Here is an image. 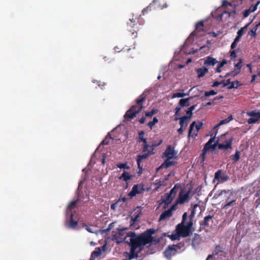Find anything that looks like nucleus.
I'll use <instances>...</instances> for the list:
<instances>
[{
  "mask_svg": "<svg viewBox=\"0 0 260 260\" xmlns=\"http://www.w3.org/2000/svg\"><path fill=\"white\" fill-rule=\"evenodd\" d=\"M129 238V241L127 240L125 241V244H145L143 243L140 236V235L137 236L136 233L134 232H129L127 233V238Z\"/></svg>",
  "mask_w": 260,
  "mask_h": 260,
  "instance_id": "0eeeda50",
  "label": "nucleus"
},
{
  "mask_svg": "<svg viewBox=\"0 0 260 260\" xmlns=\"http://www.w3.org/2000/svg\"><path fill=\"white\" fill-rule=\"evenodd\" d=\"M187 95H188V94H186L185 93H180V92H176L174 93L172 95L173 98H183Z\"/></svg>",
  "mask_w": 260,
  "mask_h": 260,
  "instance_id": "a19ab883",
  "label": "nucleus"
},
{
  "mask_svg": "<svg viewBox=\"0 0 260 260\" xmlns=\"http://www.w3.org/2000/svg\"><path fill=\"white\" fill-rule=\"evenodd\" d=\"M132 178L128 173L124 171L121 176L119 177V179H122L123 181L126 182L128 180Z\"/></svg>",
  "mask_w": 260,
  "mask_h": 260,
  "instance_id": "2f4dec72",
  "label": "nucleus"
},
{
  "mask_svg": "<svg viewBox=\"0 0 260 260\" xmlns=\"http://www.w3.org/2000/svg\"><path fill=\"white\" fill-rule=\"evenodd\" d=\"M155 230L153 229H149L144 233L140 234L143 243L150 244L153 242L158 244L160 242L161 237L159 238H154L152 235L155 234Z\"/></svg>",
  "mask_w": 260,
  "mask_h": 260,
  "instance_id": "7ed1b4c3",
  "label": "nucleus"
},
{
  "mask_svg": "<svg viewBox=\"0 0 260 260\" xmlns=\"http://www.w3.org/2000/svg\"><path fill=\"white\" fill-rule=\"evenodd\" d=\"M118 204V203L117 202L115 203H113V204H111V209L113 210H115Z\"/></svg>",
  "mask_w": 260,
  "mask_h": 260,
  "instance_id": "0e129e2a",
  "label": "nucleus"
},
{
  "mask_svg": "<svg viewBox=\"0 0 260 260\" xmlns=\"http://www.w3.org/2000/svg\"><path fill=\"white\" fill-rule=\"evenodd\" d=\"M222 5L224 6H231L232 4L228 2L227 1L224 0L222 2Z\"/></svg>",
  "mask_w": 260,
  "mask_h": 260,
  "instance_id": "338daca9",
  "label": "nucleus"
},
{
  "mask_svg": "<svg viewBox=\"0 0 260 260\" xmlns=\"http://www.w3.org/2000/svg\"><path fill=\"white\" fill-rule=\"evenodd\" d=\"M138 135H139V140H138V142L139 143H141L145 139L144 138V132L143 131H141L139 132Z\"/></svg>",
  "mask_w": 260,
  "mask_h": 260,
  "instance_id": "79ce46f5",
  "label": "nucleus"
},
{
  "mask_svg": "<svg viewBox=\"0 0 260 260\" xmlns=\"http://www.w3.org/2000/svg\"><path fill=\"white\" fill-rule=\"evenodd\" d=\"M228 194V197H226L225 202L226 203L222 206L223 209H227L231 206L233 204L235 203L236 201L235 198H232L235 194V192L230 189H223L221 190L219 194V196L223 194Z\"/></svg>",
  "mask_w": 260,
  "mask_h": 260,
  "instance_id": "20e7f679",
  "label": "nucleus"
},
{
  "mask_svg": "<svg viewBox=\"0 0 260 260\" xmlns=\"http://www.w3.org/2000/svg\"><path fill=\"white\" fill-rule=\"evenodd\" d=\"M247 115L251 117L247 120L248 124L255 123L260 119V112L255 110L248 111Z\"/></svg>",
  "mask_w": 260,
  "mask_h": 260,
  "instance_id": "4468645a",
  "label": "nucleus"
},
{
  "mask_svg": "<svg viewBox=\"0 0 260 260\" xmlns=\"http://www.w3.org/2000/svg\"><path fill=\"white\" fill-rule=\"evenodd\" d=\"M242 67V59H239V61L235 64V70H238L239 71L240 70Z\"/></svg>",
  "mask_w": 260,
  "mask_h": 260,
  "instance_id": "a18cd8bd",
  "label": "nucleus"
},
{
  "mask_svg": "<svg viewBox=\"0 0 260 260\" xmlns=\"http://www.w3.org/2000/svg\"><path fill=\"white\" fill-rule=\"evenodd\" d=\"M192 190V187H190L187 191L183 193V189H181L179 193V196L176 200V204H183L189 198V194Z\"/></svg>",
  "mask_w": 260,
  "mask_h": 260,
  "instance_id": "f8f14e48",
  "label": "nucleus"
},
{
  "mask_svg": "<svg viewBox=\"0 0 260 260\" xmlns=\"http://www.w3.org/2000/svg\"><path fill=\"white\" fill-rule=\"evenodd\" d=\"M249 25V23L247 24L244 27H242L241 29H240L237 32L238 35L241 37V36L245 33V31L247 30Z\"/></svg>",
  "mask_w": 260,
  "mask_h": 260,
  "instance_id": "e433bc0d",
  "label": "nucleus"
},
{
  "mask_svg": "<svg viewBox=\"0 0 260 260\" xmlns=\"http://www.w3.org/2000/svg\"><path fill=\"white\" fill-rule=\"evenodd\" d=\"M151 149L148 151V152L147 153H144L142 155H139L137 156V162L138 165V168L139 170V173H141L142 171L143 170V166L141 165V163L142 160L146 159L149 155L154 154L153 150L154 148L151 147Z\"/></svg>",
  "mask_w": 260,
  "mask_h": 260,
  "instance_id": "9d476101",
  "label": "nucleus"
},
{
  "mask_svg": "<svg viewBox=\"0 0 260 260\" xmlns=\"http://www.w3.org/2000/svg\"><path fill=\"white\" fill-rule=\"evenodd\" d=\"M167 180V179H165L164 181H158L154 183V185L156 186L154 190L155 191H157L160 187L161 186H166V183L165 181Z\"/></svg>",
  "mask_w": 260,
  "mask_h": 260,
  "instance_id": "f704fd0d",
  "label": "nucleus"
},
{
  "mask_svg": "<svg viewBox=\"0 0 260 260\" xmlns=\"http://www.w3.org/2000/svg\"><path fill=\"white\" fill-rule=\"evenodd\" d=\"M217 63H218L217 65V68L216 69V72L217 73H220L221 72V68L222 67H223L224 66V65H223L220 62H218Z\"/></svg>",
  "mask_w": 260,
  "mask_h": 260,
  "instance_id": "603ef678",
  "label": "nucleus"
},
{
  "mask_svg": "<svg viewBox=\"0 0 260 260\" xmlns=\"http://www.w3.org/2000/svg\"><path fill=\"white\" fill-rule=\"evenodd\" d=\"M217 92H215L213 90H211L209 91H205V96H209L210 95H214L216 94Z\"/></svg>",
  "mask_w": 260,
  "mask_h": 260,
  "instance_id": "49530a36",
  "label": "nucleus"
},
{
  "mask_svg": "<svg viewBox=\"0 0 260 260\" xmlns=\"http://www.w3.org/2000/svg\"><path fill=\"white\" fill-rule=\"evenodd\" d=\"M194 215H195V210H194V209H192L191 212L190 214L189 215V221H191V222H193V219L194 218Z\"/></svg>",
  "mask_w": 260,
  "mask_h": 260,
  "instance_id": "5fc2aeb1",
  "label": "nucleus"
},
{
  "mask_svg": "<svg viewBox=\"0 0 260 260\" xmlns=\"http://www.w3.org/2000/svg\"><path fill=\"white\" fill-rule=\"evenodd\" d=\"M127 30L130 32V35L133 38L137 37V31L138 30L136 20L133 19H129V22L127 23Z\"/></svg>",
  "mask_w": 260,
  "mask_h": 260,
  "instance_id": "6e6552de",
  "label": "nucleus"
},
{
  "mask_svg": "<svg viewBox=\"0 0 260 260\" xmlns=\"http://www.w3.org/2000/svg\"><path fill=\"white\" fill-rule=\"evenodd\" d=\"M186 113L187 115H188V116H187L188 117V119H190L191 117H192V112H191V110H190L189 109V108H188L186 110Z\"/></svg>",
  "mask_w": 260,
  "mask_h": 260,
  "instance_id": "6e6d98bb",
  "label": "nucleus"
},
{
  "mask_svg": "<svg viewBox=\"0 0 260 260\" xmlns=\"http://www.w3.org/2000/svg\"><path fill=\"white\" fill-rule=\"evenodd\" d=\"M158 120L157 118L155 117H154L153 118V120L152 121H150L148 123V126L151 129L152 127L158 122Z\"/></svg>",
  "mask_w": 260,
  "mask_h": 260,
  "instance_id": "ea45409f",
  "label": "nucleus"
},
{
  "mask_svg": "<svg viewBox=\"0 0 260 260\" xmlns=\"http://www.w3.org/2000/svg\"><path fill=\"white\" fill-rule=\"evenodd\" d=\"M187 218V213L185 212L182 215V219L181 223L178 224L176 226L175 230L171 235H168L164 233V237L168 236L171 240H180V237L186 238L188 237L191 233V229L193 225V222L189 221L186 223V220Z\"/></svg>",
  "mask_w": 260,
  "mask_h": 260,
  "instance_id": "f257e3e1",
  "label": "nucleus"
},
{
  "mask_svg": "<svg viewBox=\"0 0 260 260\" xmlns=\"http://www.w3.org/2000/svg\"><path fill=\"white\" fill-rule=\"evenodd\" d=\"M115 223H116V222H113L111 223L110 224H109L108 228L105 230V232H108V231H110L111 230H112L114 228V224H115Z\"/></svg>",
  "mask_w": 260,
  "mask_h": 260,
  "instance_id": "864d4df0",
  "label": "nucleus"
},
{
  "mask_svg": "<svg viewBox=\"0 0 260 260\" xmlns=\"http://www.w3.org/2000/svg\"><path fill=\"white\" fill-rule=\"evenodd\" d=\"M250 14V13L248 12L247 10H245L243 12V17L246 18Z\"/></svg>",
  "mask_w": 260,
  "mask_h": 260,
  "instance_id": "680f3d73",
  "label": "nucleus"
},
{
  "mask_svg": "<svg viewBox=\"0 0 260 260\" xmlns=\"http://www.w3.org/2000/svg\"><path fill=\"white\" fill-rule=\"evenodd\" d=\"M207 152V150H205L204 149H203V152L200 155V157L203 161H204L205 160Z\"/></svg>",
  "mask_w": 260,
  "mask_h": 260,
  "instance_id": "8fccbe9b",
  "label": "nucleus"
},
{
  "mask_svg": "<svg viewBox=\"0 0 260 260\" xmlns=\"http://www.w3.org/2000/svg\"><path fill=\"white\" fill-rule=\"evenodd\" d=\"M203 125V123L202 121H198L197 123L196 121L192 122L189 126L188 137L195 138L198 136V133Z\"/></svg>",
  "mask_w": 260,
  "mask_h": 260,
  "instance_id": "423d86ee",
  "label": "nucleus"
},
{
  "mask_svg": "<svg viewBox=\"0 0 260 260\" xmlns=\"http://www.w3.org/2000/svg\"><path fill=\"white\" fill-rule=\"evenodd\" d=\"M170 160L171 159H169V158H167L160 167L168 168L172 166H174L175 164V162L173 161H170Z\"/></svg>",
  "mask_w": 260,
  "mask_h": 260,
  "instance_id": "c756f323",
  "label": "nucleus"
},
{
  "mask_svg": "<svg viewBox=\"0 0 260 260\" xmlns=\"http://www.w3.org/2000/svg\"><path fill=\"white\" fill-rule=\"evenodd\" d=\"M232 119H233V116H232V115H230L228 118L221 120L218 124H217L216 126H214V129H216L217 127H218L219 126H220L222 124H226V123H229Z\"/></svg>",
  "mask_w": 260,
  "mask_h": 260,
  "instance_id": "cd10ccee",
  "label": "nucleus"
},
{
  "mask_svg": "<svg viewBox=\"0 0 260 260\" xmlns=\"http://www.w3.org/2000/svg\"><path fill=\"white\" fill-rule=\"evenodd\" d=\"M145 185L143 184L134 185L132 190L128 193V196L134 197L137 194L142 193L145 191Z\"/></svg>",
  "mask_w": 260,
  "mask_h": 260,
  "instance_id": "ddd939ff",
  "label": "nucleus"
},
{
  "mask_svg": "<svg viewBox=\"0 0 260 260\" xmlns=\"http://www.w3.org/2000/svg\"><path fill=\"white\" fill-rule=\"evenodd\" d=\"M77 204V201H72L68 205V210H70L71 211V210L76 206Z\"/></svg>",
  "mask_w": 260,
  "mask_h": 260,
  "instance_id": "58836bf2",
  "label": "nucleus"
},
{
  "mask_svg": "<svg viewBox=\"0 0 260 260\" xmlns=\"http://www.w3.org/2000/svg\"><path fill=\"white\" fill-rule=\"evenodd\" d=\"M173 215V213L171 212L170 210H168L163 212L160 215L159 220H164L167 218H170Z\"/></svg>",
  "mask_w": 260,
  "mask_h": 260,
  "instance_id": "393cba45",
  "label": "nucleus"
},
{
  "mask_svg": "<svg viewBox=\"0 0 260 260\" xmlns=\"http://www.w3.org/2000/svg\"><path fill=\"white\" fill-rule=\"evenodd\" d=\"M141 215V211H140L138 213H137L135 217H132L131 218V221H132L133 223H134L136 221H137L138 218L140 217Z\"/></svg>",
  "mask_w": 260,
  "mask_h": 260,
  "instance_id": "de8ad7c7",
  "label": "nucleus"
},
{
  "mask_svg": "<svg viewBox=\"0 0 260 260\" xmlns=\"http://www.w3.org/2000/svg\"><path fill=\"white\" fill-rule=\"evenodd\" d=\"M74 214L72 213L70 215V220L68 223L67 224V226L69 228L72 229H76L77 225L78 224V222L77 221H75L73 219Z\"/></svg>",
  "mask_w": 260,
  "mask_h": 260,
  "instance_id": "b1692460",
  "label": "nucleus"
},
{
  "mask_svg": "<svg viewBox=\"0 0 260 260\" xmlns=\"http://www.w3.org/2000/svg\"><path fill=\"white\" fill-rule=\"evenodd\" d=\"M213 217V215H209L204 217V221L201 224L202 226H209V221L212 220Z\"/></svg>",
  "mask_w": 260,
  "mask_h": 260,
  "instance_id": "c85d7f7f",
  "label": "nucleus"
},
{
  "mask_svg": "<svg viewBox=\"0 0 260 260\" xmlns=\"http://www.w3.org/2000/svg\"><path fill=\"white\" fill-rule=\"evenodd\" d=\"M131 246V251L129 253H127L128 255V258L129 259H132L134 258H136L138 256V252H136V250L139 248V251H141L143 248H144L145 246H147V245H129Z\"/></svg>",
  "mask_w": 260,
  "mask_h": 260,
  "instance_id": "1a4fd4ad",
  "label": "nucleus"
},
{
  "mask_svg": "<svg viewBox=\"0 0 260 260\" xmlns=\"http://www.w3.org/2000/svg\"><path fill=\"white\" fill-rule=\"evenodd\" d=\"M152 6V4H150L146 8H145L142 11V13L143 14V15L145 14V13L146 12H147L148 11H150L151 10V7Z\"/></svg>",
  "mask_w": 260,
  "mask_h": 260,
  "instance_id": "4d7b16f0",
  "label": "nucleus"
},
{
  "mask_svg": "<svg viewBox=\"0 0 260 260\" xmlns=\"http://www.w3.org/2000/svg\"><path fill=\"white\" fill-rule=\"evenodd\" d=\"M259 3H260V1H258L256 3V4L255 5H252L249 8L253 12L256 10L257 6L259 4Z\"/></svg>",
  "mask_w": 260,
  "mask_h": 260,
  "instance_id": "3c124183",
  "label": "nucleus"
},
{
  "mask_svg": "<svg viewBox=\"0 0 260 260\" xmlns=\"http://www.w3.org/2000/svg\"><path fill=\"white\" fill-rule=\"evenodd\" d=\"M239 73H240V71H238V72L235 73L234 71H232L229 73H228L225 75H224L223 76V77L226 78L229 76H233L234 77H235V76H237V75H238Z\"/></svg>",
  "mask_w": 260,
  "mask_h": 260,
  "instance_id": "c03bdc74",
  "label": "nucleus"
},
{
  "mask_svg": "<svg viewBox=\"0 0 260 260\" xmlns=\"http://www.w3.org/2000/svg\"><path fill=\"white\" fill-rule=\"evenodd\" d=\"M241 84L240 83V82L238 80L231 82V85L228 86L227 88L228 89H232L233 88H237L239 86H240Z\"/></svg>",
  "mask_w": 260,
  "mask_h": 260,
  "instance_id": "473e14b6",
  "label": "nucleus"
},
{
  "mask_svg": "<svg viewBox=\"0 0 260 260\" xmlns=\"http://www.w3.org/2000/svg\"><path fill=\"white\" fill-rule=\"evenodd\" d=\"M180 247L179 245H169L168 248L164 252L165 257L171 258L172 256L175 255Z\"/></svg>",
  "mask_w": 260,
  "mask_h": 260,
  "instance_id": "2eb2a0df",
  "label": "nucleus"
},
{
  "mask_svg": "<svg viewBox=\"0 0 260 260\" xmlns=\"http://www.w3.org/2000/svg\"><path fill=\"white\" fill-rule=\"evenodd\" d=\"M174 198L175 197L172 194H171L170 192L167 193L165 194V198L162 200V203H164L165 205L168 206L172 203Z\"/></svg>",
  "mask_w": 260,
  "mask_h": 260,
  "instance_id": "5701e85b",
  "label": "nucleus"
},
{
  "mask_svg": "<svg viewBox=\"0 0 260 260\" xmlns=\"http://www.w3.org/2000/svg\"><path fill=\"white\" fill-rule=\"evenodd\" d=\"M231 79H229L226 81L225 80V84H224V85H223V87H224L226 86H229L230 85H231Z\"/></svg>",
  "mask_w": 260,
  "mask_h": 260,
  "instance_id": "bf43d9fd",
  "label": "nucleus"
},
{
  "mask_svg": "<svg viewBox=\"0 0 260 260\" xmlns=\"http://www.w3.org/2000/svg\"><path fill=\"white\" fill-rule=\"evenodd\" d=\"M127 200V199L125 197H120L119 200L117 201V202L119 203L120 201H122V202H126V201Z\"/></svg>",
  "mask_w": 260,
  "mask_h": 260,
  "instance_id": "774afa93",
  "label": "nucleus"
},
{
  "mask_svg": "<svg viewBox=\"0 0 260 260\" xmlns=\"http://www.w3.org/2000/svg\"><path fill=\"white\" fill-rule=\"evenodd\" d=\"M233 138H231L228 140H226L225 141V143L226 144H223V143H221V144H217V146H218V148L219 149H223L224 150H226L227 149H228L229 148H231L232 147V142H233Z\"/></svg>",
  "mask_w": 260,
  "mask_h": 260,
  "instance_id": "a211bd4d",
  "label": "nucleus"
},
{
  "mask_svg": "<svg viewBox=\"0 0 260 260\" xmlns=\"http://www.w3.org/2000/svg\"><path fill=\"white\" fill-rule=\"evenodd\" d=\"M157 112V110H155V109H152L151 111L150 112H145V115L146 116H149V117H151L152 116L153 114L156 113Z\"/></svg>",
  "mask_w": 260,
  "mask_h": 260,
  "instance_id": "09e8293b",
  "label": "nucleus"
},
{
  "mask_svg": "<svg viewBox=\"0 0 260 260\" xmlns=\"http://www.w3.org/2000/svg\"><path fill=\"white\" fill-rule=\"evenodd\" d=\"M215 139V136L210 139V140L205 144L203 149L205 150H209L210 149L214 150L215 148L217 147V143L218 141L217 140L216 142H214Z\"/></svg>",
  "mask_w": 260,
  "mask_h": 260,
  "instance_id": "f3484780",
  "label": "nucleus"
},
{
  "mask_svg": "<svg viewBox=\"0 0 260 260\" xmlns=\"http://www.w3.org/2000/svg\"><path fill=\"white\" fill-rule=\"evenodd\" d=\"M229 179V176L222 170H218L214 175V181L217 180L218 183H223Z\"/></svg>",
  "mask_w": 260,
  "mask_h": 260,
  "instance_id": "9b49d317",
  "label": "nucleus"
},
{
  "mask_svg": "<svg viewBox=\"0 0 260 260\" xmlns=\"http://www.w3.org/2000/svg\"><path fill=\"white\" fill-rule=\"evenodd\" d=\"M196 71L199 78L204 77L205 75L208 72V69L206 67L197 69Z\"/></svg>",
  "mask_w": 260,
  "mask_h": 260,
  "instance_id": "a878e982",
  "label": "nucleus"
},
{
  "mask_svg": "<svg viewBox=\"0 0 260 260\" xmlns=\"http://www.w3.org/2000/svg\"><path fill=\"white\" fill-rule=\"evenodd\" d=\"M162 140H161L159 143L157 145H152V146H149V145H145V146H143V149H142V151L143 152H148V151L151 149V147H156L158 145H160L161 143H162Z\"/></svg>",
  "mask_w": 260,
  "mask_h": 260,
  "instance_id": "72a5a7b5",
  "label": "nucleus"
},
{
  "mask_svg": "<svg viewBox=\"0 0 260 260\" xmlns=\"http://www.w3.org/2000/svg\"><path fill=\"white\" fill-rule=\"evenodd\" d=\"M257 27L258 25H256L253 29H252L248 32V34L253 37L254 38H255L256 36V31L257 29Z\"/></svg>",
  "mask_w": 260,
  "mask_h": 260,
  "instance_id": "4c0bfd02",
  "label": "nucleus"
},
{
  "mask_svg": "<svg viewBox=\"0 0 260 260\" xmlns=\"http://www.w3.org/2000/svg\"><path fill=\"white\" fill-rule=\"evenodd\" d=\"M146 100L144 94H141L136 100V105L132 106L124 115L125 120L128 121L136 117V114L140 112L143 106V103Z\"/></svg>",
  "mask_w": 260,
  "mask_h": 260,
  "instance_id": "f03ea898",
  "label": "nucleus"
},
{
  "mask_svg": "<svg viewBox=\"0 0 260 260\" xmlns=\"http://www.w3.org/2000/svg\"><path fill=\"white\" fill-rule=\"evenodd\" d=\"M221 83L220 82L215 81L213 82V84L212 85V87H217L218 85H220Z\"/></svg>",
  "mask_w": 260,
  "mask_h": 260,
  "instance_id": "052dcab7",
  "label": "nucleus"
},
{
  "mask_svg": "<svg viewBox=\"0 0 260 260\" xmlns=\"http://www.w3.org/2000/svg\"><path fill=\"white\" fill-rule=\"evenodd\" d=\"M185 128L183 127H181L178 129L177 132L179 134H182L183 131L185 130Z\"/></svg>",
  "mask_w": 260,
  "mask_h": 260,
  "instance_id": "e2e57ef3",
  "label": "nucleus"
},
{
  "mask_svg": "<svg viewBox=\"0 0 260 260\" xmlns=\"http://www.w3.org/2000/svg\"><path fill=\"white\" fill-rule=\"evenodd\" d=\"M230 55L232 58H235L237 56L236 51L233 50L232 51H230Z\"/></svg>",
  "mask_w": 260,
  "mask_h": 260,
  "instance_id": "13d9d810",
  "label": "nucleus"
},
{
  "mask_svg": "<svg viewBox=\"0 0 260 260\" xmlns=\"http://www.w3.org/2000/svg\"><path fill=\"white\" fill-rule=\"evenodd\" d=\"M204 21H200L197 22L196 24V29L191 33V35L198 36L197 34L199 32L204 31Z\"/></svg>",
  "mask_w": 260,
  "mask_h": 260,
  "instance_id": "aec40b11",
  "label": "nucleus"
},
{
  "mask_svg": "<svg viewBox=\"0 0 260 260\" xmlns=\"http://www.w3.org/2000/svg\"><path fill=\"white\" fill-rule=\"evenodd\" d=\"M218 62L217 60L211 56H207L204 61V66L206 67L214 66Z\"/></svg>",
  "mask_w": 260,
  "mask_h": 260,
  "instance_id": "4be33fe9",
  "label": "nucleus"
},
{
  "mask_svg": "<svg viewBox=\"0 0 260 260\" xmlns=\"http://www.w3.org/2000/svg\"><path fill=\"white\" fill-rule=\"evenodd\" d=\"M240 152L236 151L234 155H232V159L234 162H237L240 159Z\"/></svg>",
  "mask_w": 260,
  "mask_h": 260,
  "instance_id": "c9c22d12",
  "label": "nucleus"
},
{
  "mask_svg": "<svg viewBox=\"0 0 260 260\" xmlns=\"http://www.w3.org/2000/svg\"><path fill=\"white\" fill-rule=\"evenodd\" d=\"M180 189H182L181 185L180 183H176L175 184L174 186L171 189L170 191V192L171 194H172V195L175 197L178 190Z\"/></svg>",
  "mask_w": 260,
  "mask_h": 260,
  "instance_id": "bb28decb",
  "label": "nucleus"
},
{
  "mask_svg": "<svg viewBox=\"0 0 260 260\" xmlns=\"http://www.w3.org/2000/svg\"><path fill=\"white\" fill-rule=\"evenodd\" d=\"M191 98L182 99L179 102V105L181 107H187L189 105V100Z\"/></svg>",
  "mask_w": 260,
  "mask_h": 260,
  "instance_id": "7c9ffc66",
  "label": "nucleus"
},
{
  "mask_svg": "<svg viewBox=\"0 0 260 260\" xmlns=\"http://www.w3.org/2000/svg\"><path fill=\"white\" fill-rule=\"evenodd\" d=\"M177 152L175 150L174 147L171 145L167 146L163 155L169 159H174L177 157Z\"/></svg>",
  "mask_w": 260,
  "mask_h": 260,
  "instance_id": "dca6fc26",
  "label": "nucleus"
},
{
  "mask_svg": "<svg viewBox=\"0 0 260 260\" xmlns=\"http://www.w3.org/2000/svg\"><path fill=\"white\" fill-rule=\"evenodd\" d=\"M178 204H176V201L175 202V203L174 204H173L172 207L169 209V210H171V212H172L173 210H175L176 209V206Z\"/></svg>",
  "mask_w": 260,
  "mask_h": 260,
  "instance_id": "69168bd1",
  "label": "nucleus"
},
{
  "mask_svg": "<svg viewBox=\"0 0 260 260\" xmlns=\"http://www.w3.org/2000/svg\"><path fill=\"white\" fill-rule=\"evenodd\" d=\"M128 230V228H124L122 229H118L117 231H113L112 233V240L115 241L117 244H120V243L124 241H126L127 234L124 235V231Z\"/></svg>",
  "mask_w": 260,
  "mask_h": 260,
  "instance_id": "39448f33",
  "label": "nucleus"
},
{
  "mask_svg": "<svg viewBox=\"0 0 260 260\" xmlns=\"http://www.w3.org/2000/svg\"><path fill=\"white\" fill-rule=\"evenodd\" d=\"M178 120H179V124L180 125L181 127H183L184 128H186V127L188 125V117L187 116H183L181 118L179 117H175V120L177 121Z\"/></svg>",
  "mask_w": 260,
  "mask_h": 260,
  "instance_id": "412c9836",
  "label": "nucleus"
},
{
  "mask_svg": "<svg viewBox=\"0 0 260 260\" xmlns=\"http://www.w3.org/2000/svg\"><path fill=\"white\" fill-rule=\"evenodd\" d=\"M107 245H103V246H102V249L101 248L98 247L95 249V250L93 251L91 253V258L90 260H94L95 258L101 255L102 251H104L105 250Z\"/></svg>",
  "mask_w": 260,
  "mask_h": 260,
  "instance_id": "6ab92c4d",
  "label": "nucleus"
},
{
  "mask_svg": "<svg viewBox=\"0 0 260 260\" xmlns=\"http://www.w3.org/2000/svg\"><path fill=\"white\" fill-rule=\"evenodd\" d=\"M117 167L119 169H129V166H128L127 164H126V163H120V164H117Z\"/></svg>",
  "mask_w": 260,
  "mask_h": 260,
  "instance_id": "37998d69",
  "label": "nucleus"
}]
</instances>
